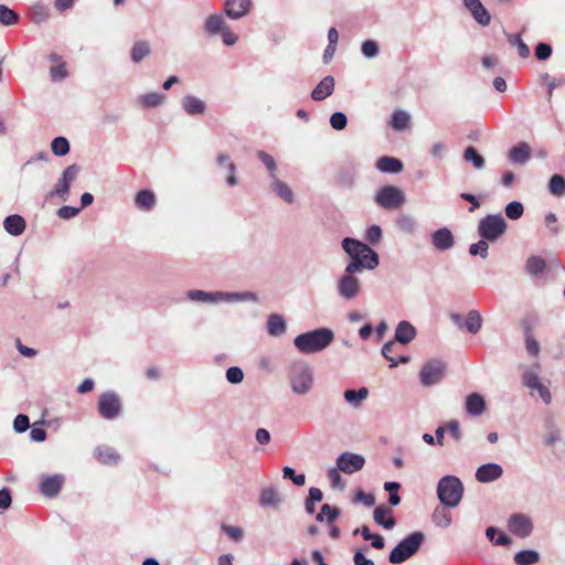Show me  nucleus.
I'll use <instances>...</instances> for the list:
<instances>
[{
  "instance_id": "nucleus-1",
  "label": "nucleus",
  "mask_w": 565,
  "mask_h": 565,
  "mask_svg": "<svg viewBox=\"0 0 565 565\" xmlns=\"http://www.w3.org/2000/svg\"><path fill=\"white\" fill-rule=\"evenodd\" d=\"M334 340L330 328L321 327L298 334L294 339L295 348L302 354H315L326 350Z\"/></svg>"
},
{
  "instance_id": "nucleus-2",
  "label": "nucleus",
  "mask_w": 565,
  "mask_h": 565,
  "mask_svg": "<svg viewBox=\"0 0 565 565\" xmlns=\"http://www.w3.org/2000/svg\"><path fill=\"white\" fill-rule=\"evenodd\" d=\"M290 391L297 396L308 395L315 384V372L305 361H295L288 367Z\"/></svg>"
},
{
  "instance_id": "nucleus-3",
  "label": "nucleus",
  "mask_w": 565,
  "mask_h": 565,
  "mask_svg": "<svg viewBox=\"0 0 565 565\" xmlns=\"http://www.w3.org/2000/svg\"><path fill=\"white\" fill-rule=\"evenodd\" d=\"M186 298L195 302L217 303L221 301H257L258 297L255 292H227V291H205L200 289H191L186 292Z\"/></svg>"
},
{
  "instance_id": "nucleus-4",
  "label": "nucleus",
  "mask_w": 565,
  "mask_h": 565,
  "mask_svg": "<svg viewBox=\"0 0 565 565\" xmlns=\"http://www.w3.org/2000/svg\"><path fill=\"white\" fill-rule=\"evenodd\" d=\"M425 539V533L422 531L409 533L392 548L388 554V562L394 565L406 562L420 550Z\"/></svg>"
},
{
  "instance_id": "nucleus-5",
  "label": "nucleus",
  "mask_w": 565,
  "mask_h": 565,
  "mask_svg": "<svg viewBox=\"0 0 565 565\" xmlns=\"http://www.w3.org/2000/svg\"><path fill=\"white\" fill-rule=\"evenodd\" d=\"M463 484L461 480L452 475L440 478L437 483V497L445 508H456L463 497Z\"/></svg>"
},
{
  "instance_id": "nucleus-6",
  "label": "nucleus",
  "mask_w": 565,
  "mask_h": 565,
  "mask_svg": "<svg viewBox=\"0 0 565 565\" xmlns=\"http://www.w3.org/2000/svg\"><path fill=\"white\" fill-rule=\"evenodd\" d=\"M508 230V224L501 213L488 214L478 223V234L481 238L493 243Z\"/></svg>"
},
{
  "instance_id": "nucleus-7",
  "label": "nucleus",
  "mask_w": 565,
  "mask_h": 565,
  "mask_svg": "<svg viewBox=\"0 0 565 565\" xmlns=\"http://www.w3.org/2000/svg\"><path fill=\"white\" fill-rule=\"evenodd\" d=\"M97 411L102 418L115 420L122 413V403L115 391L103 392L98 397Z\"/></svg>"
},
{
  "instance_id": "nucleus-8",
  "label": "nucleus",
  "mask_w": 565,
  "mask_h": 565,
  "mask_svg": "<svg viewBox=\"0 0 565 565\" xmlns=\"http://www.w3.org/2000/svg\"><path fill=\"white\" fill-rule=\"evenodd\" d=\"M81 166L77 163L70 164L66 167L53 186V189L50 191L49 196L50 198H58L63 202H65L68 198L70 190L72 183L77 179L78 174L81 173Z\"/></svg>"
},
{
  "instance_id": "nucleus-9",
  "label": "nucleus",
  "mask_w": 565,
  "mask_h": 565,
  "mask_svg": "<svg viewBox=\"0 0 565 565\" xmlns=\"http://www.w3.org/2000/svg\"><path fill=\"white\" fill-rule=\"evenodd\" d=\"M374 201L385 210H395L405 202V194L395 185H384L376 192Z\"/></svg>"
},
{
  "instance_id": "nucleus-10",
  "label": "nucleus",
  "mask_w": 565,
  "mask_h": 565,
  "mask_svg": "<svg viewBox=\"0 0 565 565\" xmlns=\"http://www.w3.org/2000/svg\"><path fill=\"white\" fill-rule=\"evenodd\" d=\"M446 371V364L437 359H433L427 361L420 372H419V381L423 386H431L439 383Z\"/></svg>"
},
{
  "instance_id": "nucleus-11",
  "label": "nucleus",
  "mask_w": 565,
  "mask_h": 565,
  "mask_svg": "<svg viewBox=\"0 0 565 565\" xmlns=\"http://www.w3.org/2000/svg\"><path fill=\"white\" fill-rule=\"evenodd\" d=\"M361 292V282L355 276L341 275L337 281L338 296L347 301L355 299Z\"/></svg>"
},
{
  "instance_id": "nucleus-12",
  "label": "nucleus",
  "mask_w": 565,
  "mask_h": 565,
  "mask_svg": "<svg viewBox=\"0 0 565 565\" xmlns=\"http://www.w3.org/2000/svg\"><path fill=\"white\" fill-rule=\"evenodd\" d=\"M533 529V522L526 514L513 513L508 519V530L518 537H529Z\"/></svg>"
},
{
  "instance_id": "nucleus-13",
  "label": "nucleus",
  "mask_w": 565,
  "mask_h": 565,
  "mask_svg": "<svg viewBox=\"0 0 565 565\" xmlns=\"http://www.w3.org/2000/svg\"><path fill=\"white\" fill-rule=\"evenodd\" d=\"M522 384L527 388L535 390L545 405H550L552 403V394L548 387L541 382L535 371H524L522 374Z\"/></svg>"
},
{
  "instance_id": "nucleus-14",
  "label": "nucleus",
  "mask_w": 565,
  "mask_h": 565,
  "mask_svg": "<svg viewBox=\"0 0 565 565\" xmlns=\"http://www.w3.org/2000/svg\"><path fill=\"white\" fill-rule=\"evenodd\" d=\"M365 463V459L362 455L354 452H342L337 458L338 469L347 475H352L360 471Z\"/></svg>"
},
{
  "instance_id": "nucleus-15",
  "label": "nucleus",
  "mask_w": 565,
  "mask_h": 565,
  "mask_svg": "<svg viewBox=\"0 0 565 565\" xmlns=\"http://www.w3.org/2000/svg\"><path fill=\"white\" fill-rule=\"evenodd\" d=\"M430 244L436 250L446 252L455 246L456 239L451 230L447 226H443L431 232Z\"/></svg>"
},
{
  "instance_id": "nucleus-16",
  "label": "nucleus",
  "mask_w": 565,
  "mask_h": 565,
  "mask_svg": "<svg viewBox=\"0 0 565 565\" xmlns=\"http://www.w3.org/2000/svg\"><path fill=\"white\" fill-rule=\"evenodd\" d=\"M64 482L65 477L60 473L53 476H42L41 482L39 484L40 492L46 498H54L60 493Z\"/></svg>"
},
{
  "instance_id": "nucleus-17",
  "label": "nucleus",
  "mask_w": 565,
  "mask_h": 565,
  "mask_svg": "<svg viewBox=\"0 0 565 565\" xmlns=\"http://www.w3.org/2000/svg\"><path fill=\"white\" fill-rule=\"evenodd\" d=\"M503 476V468L495 462H487L479 466L476 470V480L481 483H490Z\"/></svg>"
},
{
  "instance_id": "nucleus-18",
  "label": "nucleus",
  "mask_w": 565,
  "mask_h": 565,
  "mask_svg": "<svg viewBox=\"0 0 565 565\" xmlns=\"http://www.w3.org/2000/svg\"><path fill=\"white\" fill-rule=\"evenodd\" d=\"M252 7V0H225L223 11L230 19L238 20L248 14Z\"/></svg>"
},
{
  "instance_id": "nucleus-19",
  "label": "nucleus",
  "mask_w": 565,
  "mask_h": 565,
  "mask_svg": "<svg viewBox=\"0 0 565 565\" xmlns=\"http://www.w3.org/2000/svg\"><path fill=\"white\" fill-rule=\"evenodd\" d=\"M465 8L481 26L490 24L491 15L480 0H462Z\"/></svg>"
},
{
  "instance_id": "nucleus-20",
  "label": "nucleus",
  "mask_w": 565,
  "mask_h": 565,
  "mask_svg": "<svg viewBox=\"0 0 565 565\" xmlns=\"http://www.w3.org/2000/svg\"><path fill=\"white\" fill-rule=\"evenodd\" d=\"M227 25L228 24L225 22V19L221 13H214L205 19L203 30L207 36L213 38L220 35Z\"/></svg>"
},
{
  "instance_id": "nucleus-21",
  "label": "nucleus",
  "mask_w": 565,
  "mask_h": 565,
  "mask_svg": "<svg viewBox=\"0 0 565 565\" xmlns=\"http://www.w3.org/2000/svg\"><path fill=\"white\" fill-rule=\"evenodd\" d=\"M181 106L184 113L189 116H200L206 110L205 102L194 95L183 96L181 99Z\"/></svg>"
},
{
  "instance_id": "nucleus-22",
  "label": "nucleus",
  "mask_w": 565,
  "mask_h": 565,
  "mask_svg": "<svg viewBox=\"0 0 565 565\" xmlns=\"http://www.w3.org/2000/svg\"><path fill=\"white\" fill-rule=\"evenodd\" d=\"M508 158L511 163L524 166L531 159V147L525 141L519 142L509 150Z\"/></svg>"
},
{
  "instance_id": "nucleus-23",
  "label": "nucleus",
  "mask_w": 565,
  "mask_h": 565,
  "mask_svg": "<svg viewBox=\"0 0 565 565\" xmlns=\"http://www.w3.org/2000/svg\"><path fill=\"white\" fill-rule=\"evenodd\" d=\"M334 78L331 75L323 77L320 83L312 89L311 98L316 102L324 100L331 96L334 90Z\"/></svg>"
},
{
  "instance_id": "nucleus-24",
  "label": "nucleus",
  "mask_w": 565,
  "mask_h": 565,
  "mask_svg": "<svg viewBox=\"0 0 565 565\" xmlns=\"http://www.w3.org/2000/svg\"><path fill=\"white\" fill-rule=\"evenodd\" d=\"M416 334V328L411 322L403 320L396 326L394 341L408 344L415 339Z\"/></svg>"
},
{
  "instance_id": "nucleus-25",
  "label": "nucleus",
  "mask_w": 565,
  "mask_h": 565,
  "mask_svg": "<svg viewBox=\"0 0 565 565\" xmlns=\"http://www.w3.org/2000/svg\"><path fill=\"white\" fill-rule=\"evenodd\" d=\"M282 501L280 493L274 486L262 489L258 503L262 508H277Z\"/></svg>"
},
{
  "instance_id": "nucleus-26",
  "label": "nucleus",
  "mask_w": 565,
  "mask_h": 565,
  "mask_svg": "<svg viewBox=\"0 0 565 565\" xmlns=\"http://www.w3.org/2000/svg\"><path fill=\"white\" fill-rule=\"evenodd\" d=\"M375 167L382 173L397 174L403 171L404 163L395 157L383 156L376 160Z\"/></svg>"
},
{
  "instance_id": "nucleus-27",
  "label": "nucleus",
  "mask_w": 565,
  "mask_h": 565,
  "mask_svg": "<svg viewBox=\"0 0 565 565\" xmlns=\"http://www.w3.org/2000/svg\"><path fill=\"white\" fill-rule=\"evenodd\" d=\"M484 397L479 393H471L466 397L465 408L469 416H480L486 411Z\"/></svg>"
},
{
  "instance_id": "nucleus-28",
  "label": "nucleus",
  "mask_w": 565,
  "mask_h": 565,
  "mask_svg": "<svg viewBox=\"0 0 565 565\" xmlns=\"http://www.w3.org/2000/svg\"><path fill=\"white\" fill-rule=\"evenodd\" d=\"M546 260L541 256H530L525 262L524 270L531 277H540L546 271Z\"/></svg>"
},
{
  "instance_id": "nucleus-29",
  "label": "nucleus",
  "mask_w": 565,
  "mask_h": 565,
  "mask_svg": "<svg viewBox=\"0 0 565 565\" xmlns=\"http://www.w3.org/2000/svg\"><path fill=\"white\" fill-rule=\"evenodd\" d=\"M373 518L375 523L385 530H392L396 524L395 518L391 515L390 509L385 505L376 507Z\"/></svg>"
},
{
  "instance_id": "nucleus-30",
  "label": "nucleus",
  "mask_w": 565,
  "mask_h": 565,
  "mask_svg": "<svg viewBox=\"0 0 565 565\" xmlns=\"http://www.w3.org/2000/svg\"><path fill=\"white\" fill-rule=\"evenodd\" d=\"M267 332L271 337H280L286 333L287 324L285 318L279 313H271L267 318Z\"/></svg>"
},
{
  "instance_id": "nucleus-31",
  "label": "nucleus",
  "mask_w": 565,
  "mask_h": 565,
  "mask_svg": "<svg viewBox=\"0 0 565 565\" xmlns=\"http://www.w3.org/2000/svg\"><path fill=\"white\" fill-rule=\"evenodd\" d=\"M25 220L19 214H11L3 221L4 230L13 236L21 235L25 230Z\"/></svg>"
},
{
  "instance_id": "nucleus-32",
  "label": "nucleus",
  "mask_w": 565,
  "mask_h": 565,
  "mask_svg": "<svg viewBox=\"0 0 565 565\" xmlns=\"http://www.w3.org/2000/svg\"><path fill=\"white\" fill-rule=\"evenodd\" d=\"M369 396L367 387L363 386L359 390H345L343 393L344 401L350 404L353 408L358 409L362 406L363 402Z\"/></svg>"
},
{
  "instance_id": "nucleus-33",
  "label": "nucleus",
  "mask_w": 565,
  "mask_h": 565,
  "mask_svg": "<svg viewBox=\"0 0 565 565\" xmlns=\"http://www.w3.org/2000/svg\"><path fill=\"white\" fill-rule=\"evenodd\" d=\"M341 246L350 259L358 258V256L369 247L366 243H363L353 237H344L341 242Z\"/></svg>"
},
{
  "instance_id": "nucleus-34",
  "label": "nucleus",
  "mask_w": 565,
  "mask_h": 565,
  "mask_svg": "<svg viewBox=\"0 0 565 565\" xmlns=\"http://www.w3.org/2000/svg\"><path fill=\"white\" fill-rule=\"evenodd\" d=\"M135 205L142 211H151L156 205V194L148 189L138 191L135 195Z\"/></svg>"
},
{
  "instance_id": "nucleus-35",
  "label": "nucleus",
  "mask_w": 565,
  "mask_h": 565,
  "mask_svg": "<svg viewBox=\"0 0 565 565\" xmlns=\"http://www.w3.org/2000/svg\"><path fill=\"white\" fill-rule=\"evenodd\" d=\"M486 537L495 546H510L512 544V539L495 526L486 529Z\"/></svg>"
},
{
  "instance_id": "nucleus-36",
  "label": "nucleus",
  "mask_w": 565,
  "mask_h": 565,
  "mask_svg": "<svg viewBox=\"0 0 565 565\" xmlns=\"http://www.w3.org/2000/svg\"><path fill=\"white\" fill-rule=\"evenodd\" d=\"M270 188L276 193V195L285 202H294V192L290 186L282 180L278 179L277 177L271 178Z\"/></svg>"
},
{
  "instance_id": "nucleus-37",
  "label": "nucleus",
  "mask_w": 565,
  "mask_h": 565,
  "mask_svg": "<svg viewBox=\"0 0 565 565\" xmlns=\"http://www.w3.org/2000/svg\"><path fill=\"white\" fill-rule=\"evenodd\" d=\"M540 558L541 555L536 550L526 548L516 552L513 561L518 565H534L540 561Z\"/></svg>"
},
{
  "instance_id": "nucleus-38",
  "label": "nucleus",
  "mask_w": 565,
  "mask_h": 565,
  "mask_svg": "<svg viewBox=\"0 0 565 565\" xmlns=\"http://www.w3.org/2000/svg\"><path fill=\"white\" fill-rule=\"evenodd\" d=\"M483 319L481 313L472 309L468 311L463 328L471 334H477L482 328Z\"/></svg>"
},
{
  "instance_id": "nucleus-39",
  "label": "nucleus",
  "mask_w": 565,
  "mask_h": 565,
  "mask_svg": "<svg viewBox=\"0 0 565 565\" xmlns=\"http://www.w3.org/2000/svg\"><path fill=\"white\" fill-rule=\"evenodd\" d=\"M216 162L220 167H225L228 171V177L226 178V183L230 186H234L237 184L238 180L235 175L236 166L234 162L230 160V156L225 153H220L216 158Z\"/></svg>"
},
{
  "instance_id": "nucleus-40",
  "label": "nucleus",
  "mask_w": 565,
  "mask_h": 565,
  "mask_svg": "<svg viewBox=\"0 0 565 565\" xmlns=\"http://www.w3.org/2000/svg\"><path fill=\"white\" fill-rule=\"evenodd\" d=\"M396 226L405 234L414 235L418 230V223L415 217L408 214H403L396 220Z\"/></svg>"
},
{
  "instance_id": "nucleus-41",
  "label": "nucleus",
  "mask_w": 565,
  "mask_h": 565,
  "mask_svg": "<svg viewBox=\"0 0 565 565\" xmlns=\"http://www.w3.org/2000/svg\"><path fill=\"white\" fill-rule=\"evenodd\" d=\"M95 455L98 461L105 465H116L120 459L116 450L110 447H97Z\"/></svg>"
},
{
  "instance_id": "nucleus-42",
  "label": "nucleus",
  "mask_w": 565,
  "mask_h": 565,
  "mask_svg": "<svg viewBox=\"0 0 565 565\" xmlns=\"http://www.w3.org/2000/svg\"><path fill=\"white\" fill-rule=\"evenodd\" d=\"M358 259L364 265V269L373 270L375 269L380 264V256L379 254L371 248L370 246L364 249L362 254L358 256Z\"/></svg>"
},
{
  "instance_id": "nucleus-43",
  "label": "nucleus",
  "mask_w": 565,
  "mask_h": 565,
  "mask_svg": "<svg viewBox=\"0 0 565 565\" xmlns=\"http://www.w3.org/2000/svg\"><path fill=\"white\" fill-rule=\"evenodd\" d=\"M150 44L147 41H137L130 51V57L134 63H140L150 54Z\"/></svg>"
},
{
  "instance_id": "nucleus-44",
  "label": "nucleus",
  "mask_w": 565,
  "mask_h": 565,
  "mask_svg": "<svg viewBox=\"0 0 565 565\" xmlns=\"http://www.w3.org/2000/svg\"><path fill=\"white\" fill-rule=\"evenodd\" d=\"M462 157L465 161L470 162L477 170H481L486 166L484 158L472 146L465 149Z\"/></svg>"
},
{
  "instance_id": "nucleus-45",
  "label": "nucleus",
  "mask_w": 565,
  "mask_h": 565,
  "mask_svg": "<svg viewBox=\"0 0 565 565\" xmlns=\"http://www.w3.org/2000/svg\"><path fill=\"white\" fill-rule=\"evenodd\" d=\"M166 96L158 92H150L139 97V103L145 108H157L163 104Z\"/></svg>"
},
{
  "instance_id": "nucleus-46",
  "label": "nucleus",
  "mask_w": 565,
  "mask_h": 565,
  "mask_svg": "<svg viewBox=\"0 0 565 565\" xmlns=\"http://www.w3.org/2000/svg\"><path fill=\"white\" fill-rule=\"evenodd\" d=\"M411 116L404 110H395L392 114L390 125L394 130L402 131L409 126Z\"/></svg>"
},
{
  "instance_id": "nucleus-47",
  "label": "nucleus",
  "mask_w": 565,
  "mask_h": 565,
  "mask_svg": "<svg viewBox=\"0 0 565 565\" xmlns=\"http://www.w3.org/2000/svg\"><path fill=\"white\" fill-rule=\"evenodd\" d=\"M323 493L319 488L311 487L305 501V510L308 514L316 512V503L322 501Z\"/></svg>"
},
{
  "instance_id": "nucleus-48",
  "label": "nucleus",
  "mask_w": 565,
  "mask_h": 565,
  "mask_svg": "<svg viewBox=\"0 0 565 565\" xmlns=\"http://www.w3.org/2000/svg\"><path fill=\"white\" fill-rule=\"evenodd\" d=\"M51 150L56 157H64L71 150L70 141L63 136L55 137L51 141Z\"/></svg>"
},
{
  "instance_id": "nucleus-49",
  "label": "nucleus",
  "mask_w": 565,
  "mask_h": 565,
  "mask_svg": "<svg viewBox=\"0 0 565 565\" xmlns=\"http://www.w3.org/2000/svg\"><path fill=\"white\" fill-rule=\"evenodd\" d=\"M20 15L6 4H0V23L6 26L14 25L19 22Z\"/></svg>"
},
{
  "instance_id": "nucleus-50",
  "label": "nucleus",
  "mask_w": 565,
  "mask_h": 565,
  "mask_svg": "<svg viewBox=\"0 0 565 565\" xmlns=\"http://www.w3.org/2000/svg\"><path fill=\"white\" fill-rule=\"evenodd\" d=\"M548 191L554 196L565 194V177L562 174H553L548 181Z\"/></svg>"
},
{
  "instance_id": "nucleus-51",
  "label": "nucleus",
  "mask_w": 565,
  "mask_h": 565,
  "mask_svg": "<svg viewBox=\"0 0 565 565\" xmlns=\"http://www.w3.org/2000/svg\"><path fill=\"white\" fill-rule=\"evenodd\" d=\"M401 489V483L397 481H386L384 483V490L388 493V504L391 507H396L401 503V497L398 491Z\"/></svg>"
},
{
  "instance_id": "nucleus-52",
  "label": "nucleus",
  "mask_w": 565,
  "mask_h": 565,
  "mask_svg": "<svg viewBox=\"0 0 565 565\" xmlns=\"http://www.w3.org/2000/svg\"><path fill=\"white\" fill-rule=\"evenodd\" d=\"M361 53L366 58H375L380 54V44L372 39H367L361 43Z\"/></svg>"
},
{
  "instance_id": "nucleus-53",
  "label": "nucleus",
  "mask_w": 565,
  "mask_h": 565,
  "mask_svg": "<svg viewBox=\"0 0 565 565\" xmlns=\"http://www.w3.org/2000/svg\"><path fill=\"white\" fill-rule=\"evenodd\" d=\"M508 41L511 45H515L519 52V55L522 58H526L530 56V47L527 44L521 39L520 34H507Z\"/></svg>"
},
{
  "instance_id": "nucleus-54",
  "label": "nucleus",
  "mask_w": 565,
  "mask_h": 565,
  "mask_svg": "<svg viewBox=\"0 0 565 565\" xmlns=\"http://www.w3.org/2000/svg\"><path fill=\"white\" fill-rule=\"evenodd\" d=\"M504 212L508 218L516 221L522 217L524 207L520 201H511L505 205Z\"/></svg>"
},
{
  "instance_id": "nucleus-55",
  "label": "nucleus",
  "mask_w": 565,
  "mask_h": 565,
  "mask_svg": "<svg viewBox=\"0 0 565 565\" xmlns=\"http://www.w3.org/2000/svg\"><path fill=\"white\" fill-rule=\"evenodd\" d=\"M256 156L264 163V166L267 168V170L269 172L270 179L274 178V177H277L276 175L277 164H276V161H275L274 157L270 156L269 153H267L264 150H258L256 152Z\"/></svg>"
},
{
  "instance_id": "nucleus-56",
  "label": "nucleus",
  "mask_w": 565,
  "mask_h": 565,
  "mask_svg": "<svg viewBox=\"0 0 565 565\" xmlns=\"http://www.w3.org/2000/svg\"><path fill=\"white\" fill-rule=\"evenodd\" d=\"M433 522L435 525L446 529L451 524V514L445 509H436L433 513Z\"/></svg>"
},
{
  "instance_id": "nucleus-57",
  "label": "nucleus",
  "mask_w": 565,
  "mask_h": 565,
  "mask_svg": "<svg viewBox=\"0 0 565 565\" xmlns=\"http://www.w3.org/2000/svg\"><path fill=\"white\" fill-rule=\"evenodd\" d=\"M489 241L481 238L477 243H473L469 246V254L471 256H480L481 258L486 259L489 255Z\"/></svg>"
},
{
  "instance_id": "nucleus-58",
  "label": "nucleus",
  "mask_w": 565,
  "mask_h": 565,
  "mask_svg": "<svg viewBox=\"0 0 565 565\" xmlns=\"http://www.w3.org/2000/svg\"><path fill=\"white\" fill-rule=\"evenodd\" d=\"M32 20L40 24L47 20L50 15L49 8L43 3H36L32 7Z\"/></svg>"
},
{
  "instance_id": "nucleus-59",
  "label": "nucleus",
  "mask_w": 565,
  "mask_h": 565,
  "mask_svg": "<svg viewBox=\"0 0 565 565\" xmlns=\"http://www.w3.org/2000/svg\"><path fill=\"white\" fill-rule=\"evenodd\" d=\"M383 236V231L380 225L373 224L365 231L364 238L371 245H376Z\"/></svg>"
},
{
  "instance_id": "nucleus-60",
  "label": "nucleus",
  "mask_w": 565,
  "mask_h": 565,
  "mask_svg": "<svg viewBox=\"0 0 565 565\" xmlns=\"http://www.w3.org/2000/svg\"><path fill=\"white\" fill-rule=\"evenodd\" d=\"M282 478L291 480L298 487L306 483V476L303 473H296L295 469L289 466L282 468Z\"/></svg>"
},
{
  "instance_id": "nucleus-61",
  "label": "nucleus",
  "mask_w": 565,
  "mask_h": 565,
  "mask_svg": "<svg viewBox=\"0 0 565 565\" xmlns=\"http://www.w3.org/2000/svg\"><path fill=\"white\" fill-rule=\"evenodd\" d=\"M330 125L334 130H343L348 125V117L342 111H335L330 116Z\"/></svg>"
},
{
  "instance_id": "nucleus-62",
  "label": "nucleus",
  "mask_w": 565,
  "mask_h": 565,
  "mask_svg": "<svg viewBox=\"0 0 565 565\" xmlns=\"http://www.w3.org/2000/svg\"><path fill=\"white\" fill-rule=\"evenodd\" d=\"M225 377L231 384H239L244 380V372L239 366H230L226 370Z\"/></svg>"
},
{
  "instance_id": "nucleus-63",
  "label": "nucleus",
  "mask_w": 565,
  "mask_h": 565,
  "mask_svg": "<svg viewBox=\"0 0 565 565\" xmlns=\"http://www.w3.org/2000/svg\"><path fill=\"white\" fill-rule=\"evenodd\" d=\"M337 181L340 186L351 189L355 184V175L351 171L342 170L339 172Z\"/></svg>"
},
{
  "instance_id": "nucleus-64",
  "label": "nucleus",
  "mask_w": 565,
  "mask_h": 565,
  "mask_svg": "<svg viewBox=\"0 0 565 565\" xmlns=\"http://www.w3.org/2000/svg\"><path fill=\"white\" fill-rule=\"evenodd\" d=\"M553 52L552 46L545 42H539L534 49L535 57L539 61H546L551 57Z\"/></svg>"
}]
</instances>
